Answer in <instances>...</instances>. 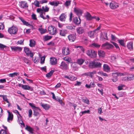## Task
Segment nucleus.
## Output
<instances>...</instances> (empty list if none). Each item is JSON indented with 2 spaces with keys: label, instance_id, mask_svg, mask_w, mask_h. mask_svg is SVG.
Returning <instances> with one entry per match:
<instances>
[{
  "label": "nucleus",
  "instance_id": "nucleus-29",
  "mask_svg": "<svg viewBox=\"0 0 134 134\" xmlns=\"http://www.w3.org/2000/svg\"><path fill=\"white\" fill-rule=\"evenodd\" d=\"M74 23L76 25H79L81 23V20L80 18L79 20L77 17H75L73 19Z\"/></svg>",
  "mask_w": 134,
  "mask_h": 134
},
{
  "label": "nucleus",
  "instance_id": "nucleus-49",
  "mask_svg": "<svg viewBox=\"0 0 134 134\" xmlns=\"http://www.w3.org/2000/svg\"><path fill=\"white\" fill-rule=\"evenodd\" d=\"M18 122L21 125L23 126L24 127L25 126V125L24 124L23 122V121L20 118L19 116H18Z\"/></svg>",
  "mask_w": 134,
  "mask_h": 134
},
{
  "label": "nucleus",
  "instance_id": "nucleus-50",
  "mask_svg": "<svg viewBox=\"0 0 134 134\" xmlns=\"http://www.w3.org/2000/svg\"><path fill=\"white\" fill-rule=\"evenodd\" d=\"M101 64L99 62H97L95 61V68L96 67H100L101 66Z\"/></svg>",
  "mask_w": 134,
  "mask_h": 134
},
{
  "label": "nucleus",
  "instance_id": "nucleus-53",
  "mask_svg": "<svg viewBox=\"0 0 134 134\" xmlns=\"http://www.w3.org/2000/svg\"><path fill=\"white\" fill-rule=\"evenodd\" d=\"M45 57V56H43L41 58L40 61L41 63L42 64H43L44 63Z\"/></svg>",
  "mask_w": 134,
  "mask_h": 134
},
{
  "label": "nucleus",
  "instance_id": "nucleus-19",
  "mask_svg": "<svg viewBox=\"0 0 134 134\" xmlns=\"http://www.w3.org/2000/svg\"><path fill=\"white\" fill-rule=\"evenodd\" d=\"M50 63L52 65H55L57 63V59L54 57H51L50 58Z\"/></svg>",
  "mask_w": 134,
  "mask_h": 134
},
{
  "label": "nucleus",
  "instance_id": "nucleus-45",
  "mask_svg": "<svg viewBox=\"0 0 134 134\" xmlns=\"http://www.w3.org/2000/svg\"><path fill=\"white\" fill-rule=\"evenodd\" d=\"M77 63H74L72 64L71 65V66L73 68V69L74 70H76L77 69Z\"/></svg>",
  "mask_w": 134,
  "mask_h": 134
},
{
  "label": "nucleus",
  "instance_id": "nucleus-55",
  "mask_svg": "<svg viewBox=\"0 0 134 134\" xmlns=\"http://www.w3.org/2000/svg\"><path fill=\"white\" fill-rule=\"evenodd\" d=\"M3 99L7 103H8L9 101L7 97V96L6 95H4L3 97Z\"/></svg>",
  "mask_w": 134,
  "mask_h": 134
},
{
  "label": "nucleus",
  "instance_id": "nucleus-41",
  "mask_svg": "<svg viewBox=\"0 0 134 134\" xmlns=\"http://www.w3.org/2000/svg\"><path fill=\"white\" fill-rule=\"evenodd\" d=\"M90 46L91 47L98 48L100 46V45L97 43H93L90 45Z\"/></svg>",
  "mask_w": 134,
  "mask_h": 134
},
{
  "label": "nucleus",
  "instance_id": "nucleus-51",
  "mask_svg": "<svg viewBox=\"0 0 134 134\" xmlns=\"http://www.w3.org/2000/svg\"><path fill=\"white\" fill-rule=\"evenodd\" d=\"M125 87V85L123 84H121L118 86V90L119 91L122 90L123 89V88Z\"/></svg>",
  "mask_w": 134,
  "mask_h": 134
},
{
  "label": "nucleus",
  "instance_id": "nucleus-44",
  "mask_svg": "<svg viewBox=\"0 0 134 134\" xmlns=\"http://www.w3.org/2000/svg\"><path fill=\"white\" fill-rule=\"evenodd\" d=\"M35 45V42L34 40H30L29 45L31 47H33Z\"/></svg>",
  "mask_w": 134,
  "mask_h": 134
},
{
  "label": "nucleus",
  "instance_id": "nucleus-37",
  "mask_svg": "<svg viewBox=\"0 0 134 134\" xmlns=\"http://www.w3.org/2000/svg\"><path fill=\"white\" fill-rule=\"evenodd\" d=\"M40 4V1H38L37 0H35L34 3H32V4H34L36 7H40L41 6L39 5V4Z\"/></svg>",
  "mask_w": 134,
  "mask_h": 134
},
{
  "label": "nucleus",
  "instance_id": "nucleus-59",
  "mask_svg": "<svg viewBox=\"0 0 134 134\" xmlns=\"http://www.w3.org/2000/svg\"><path fill=\"white\" fill-rule=\"evenodd\" d=\"M37 12L38 13H39L40 14H41L42 13L43 14V13L42 11V8H38L36 10Z\"/></svg>",
  "mask_w": 134,
  "mask_h": 134
},
{
  "label": "nucleus",
  "instance_id": "nucleus-14",
  "mask_svg": "<svg viewBox=\"0 0 134 134\" xmlns=\"http://www.w3.org/2000/svg\"><path fill=\"white\" fill-rule=\"evenodd\" d=\"M68 37L69 40L71 42H74L76 39L75 35L73 34L69 35Z\"/></svg>",
  "mask_w": 134,
  "mask_h": 134
},
{
  "label": "nucleus",
  "instance_id": "nucleus-11",
  "mask_svg": "<svg viewBox=\"0 0 134 134\" xmlns=\"http://www.w3.org/2000/svg\"><path fill=\"white\" fill-rule=\"evenodd\" d=\"M7 112L8 113L7 121L8 122H10L13 120V115L12 112H10L8 110L7 111Z\"/></svg>",
  "mask_w": 134,
  "mask_h": 134
},
{
  "label": "nucleus",
  "instance_id": "nucleus-7",
  "mask_svg": "<svg viewBox=\"0 0 134 134\" xmlns=\"http://www.w3.org/2000/svg\"><path fill=\"white\" fill-rule=\"evenodd\" d=\"M97 51H87V54L91 58L95 57L97 55Z\"/></svg>",
  "mask_w": 134,
  "mask_h": 134
},
{
  "label": "nucleus",
  "instance_id": "nucleus-28",
  "mask_svg": "<svg viewBox=\"0 0 134 134\" xmlns=\"http://www.w3.org/2000/svg\"><path fill=\"white\" fill-rule=\"evenodd\" d=\"M19 72H14L12 73H10L8 75L9 77H13L15 76L18 77L19 76Z\"/></svg>",
  "mask_w": 134,
  "mask_h": 134
},
{
  "label": "nucleus",
  "instance_id": "nucleus-36",
  "mask_svg": "<svg viewBox=\"0 0 134 134\" xmlns=\"http://www.w3.org/2000/svg\"><path fill=\"white\" fill-rule=\"evenodd\" d=\"M42 10L43 12H48L49 9V8L47 5L44 6H43L42 7Z\"/></svg>",
  "mask_w": 134,
  "mask_h": 134
},
{
  "label": "nucleus",
  "instance_id": "nucleus-64",
  "mask_svg": "<svg viewBox=\"0 0 134 134\" xmlns=\"http://www.w3.org/2000/svg\"><path fill=\"white\" fill-rule=\"evenodd\" d=\"M4 27V25L3 23H0V30H3Z\"/></svg>",
  "mask_w": 134,
  "mask_h": 134
},
{
  "label": "nucleus",
  "instance_id": "nucleus-13",
  "mask_svg": "<svg viewBox=\"0 0 134 134\" xmlns=\"http://www.w3.org/2000/svg\"><path fill=\"white\" fill-rule=\"evenodd\" d=\"M66 17L67 16L64 13H62L59 16V20L62 22H65L66 20Z\"/></svg>",
  "mask_w": 134,
  "mask_h": 134
},
{
  "label": "nucleus",
  "instance_id": "nucleus-6",
  "mask_svg": "<svg viewBox=\"0 0 134 134\" xmlns=\"http://www.w3.org/2000/svg\"><path fill=\"white\" fill-rule=\"evenodd\" d=\"M18 31V29L17 27L15 26H12L9 28L8 29V32L11 34H14L16 33Z\"/></svg>",
  "mask_w": 134,
  "mask_h": 134
},
{
  "label": "nucleus",
  "instance_id": "nucleus-24",
  "mask_svg": "<svg viewBox=\"0 0 134 134\" xmlns=\"http://www.w3.org/2000/svg\"><path fill=\"white\" fill-rule=\"evenodd\" d=\"M86 19L88 20H92L93 19V16H92L91 14L88 12H87L85 15Z\"/></svg>",
  "mask_w": 134,
  "mask_h": 134
},
{
  "label": "nucleus",
  "instance_id": "nucleus-15",
  "mask_svg": "<svg viewBox=\"0 0 134 134\" xmlns=\"http://www.w3.org/2000/svg\"><path fill=\"white\" fill-rule=\"evenodd\" d=\"M4 48H5V49H10V48H11L12 50H16V49L14 48H12L11 47H8L3 44L0 43V48L3 49Z\"/></svg>",
  "mask_w": 134,
  "mask_h": 134
},
{
  "label": "nucleus",
  "instance_id": "nucleus-58",
  "mask_svg": "<svg viewBox=\"0 0 134 134\" xmlns=\"http://www.w3.org/2000/svg\"><path fill=\"white\" fill-rule=\"evenodd\" d=\"M75 48H77V50H84L83 47L81 46H78L75 47Z\"/></svg>",
  "mask_w": 134,
  "mask_h": 134
},
{
  "label": "nucleus",
  "instance_id": "nucleus-25",
  "mask_svg": "<svg viewBox=\"0 0 134 134\" xmlns=\"http://www.w3.org/2000/svg\"><path fill=\"white\" fill-rule=\"evenodd\" d=\"M84 30L82 27H79L77 29V32L79 34H82L84 32Z\"/></svg>",
  "mask_w": 134,
  "mask_h": 134
},
{
  "label": "nucleus",
  "instance_id": "nucleus-22",
  "mask_svg": "<svg viewBox=\"0 0 134 134\" xmlns=\"http://www.w3.org/2000/svg\"><path fill=\"white\" fill-rule=\"evenodd\" d=\"M25 129L29 132L30 133L32 134L34 133V129L30 126L26 125V127L25 128Z\"/></svg>",
  "mask_w": 134,
  "mask_h": 134
},
{
  "label": "nucleus",
  "instance_id": "nucleus-26",
  "mask_svg": "<svg viewBox=\"0 0 134 134\" xmlns=\"http://www.w3.org/2000/svg\"><path fill=\"white\" fill-rule=\"evenodd\" d=\"M112 76L113 77V78L112 79V81L114 82H116L118 80V74L117 73H113Z\"/></svg>",
  "mask_w": 134,
  "mask_h": 134
},
{
  "label": "nucleus",
  "instance_id": "nucleus-18",
  "mask_svg": "<svg viewBox=\"0 0 134 134\" xmlns=\"http://www.w3.org/2000/svg\"><path fill=\"white\" fill-rule=\"evenodd\" d=\"M21 87L25 90H30L32 91L33 89L28 85H21Z\"/></svg>",
  "mask_w": 134,
  "mask_h": 134
},
{
  "label": "nucleus",
  "instance_id": "nucleus-4",
  "mask_svg": "<svg viewBox=\"0 0 134 134\" xmlns=\"http://www.w3.org/2000/svg\"><path fill=\"white\" fill-rule=\"evenodd\" d=\"M100 29V27L99 26L96 29L93 31H91L88 32V36L91 38H94V35L96 33L98 32V31Z\"/></svg>",
  "mask_w": 134,
  "mask_h": 134
},
{
  "label": "nucleus",
  "instance_id": "nucleus-42",
  "mask_svg": "<svg viewBox=\"0 0 134 134\" xmlns=\"http://www.w3.org/2000/svg\"><path fill=\"white\" fill-rule=\"evenodd\" d=\"M23 60L24 62L26 63L28 65H29L30 64V60L26 57H24Z\"/></svg>",
  "mask_w": 134,
  "mask_h": 134
},
{
  "label": "nucleus",
  "instance_id": "nucleus-5",
  "mask_svg": "<svg viewBox=\"0 0 134 134\" xmlns=\"http://www.w3.org/2000/svg\"><path fill=\"white\" fill-rule=\"evenodd\" d=\"M134 79V75L130 74L127 75L126 77H124L122 79L123 81H129Z\"/></svg>",
  "mask_w": 134,
  "mask_h": 134
},
{
  "label": "nucleus",
  "instance_id": "nucleus-2",
  "mask_svg": "<svg viewBox=\"0 0 134 134\" xmlns=\"http://www.w3.org/2000/svg\"><path fill=\"white\" fill-rule=\"evenodd\" d=\"M48 32L49 34L52 35H54L57 33L56 28L52 25L49 26L48 28Z\"/></svg>",
  "mask_w": 134,
  "mask_h": 134
},
{
  "label": "nucleus",
  "instance_id": "nucleus-34",
  "mask_svg": "<svg viewBox=\"0 0 134 134\" xmlns=\"http://www.w3.org/2000/svg\"><path fill=\"white\" fill-rule=\"evenodd\" d=\"M71 0L66 1L64 4L66 8H68L71 5Z\"/></svg>",
  "mask_w": 134,
  "mask_h": 134
},
{
  "label": "nucleus",
  "instance_id": "nucleus-8",
  "mask_svg": "<svg viewBox=\"0 0 134 134\" xmlns=\"http://www.w3.org/2000/svg\"><path fill=\"white\" fill-rule=\"evenodd\" d=\"M20 7L23 9H26L28 7V4L25 1H21L20 2Z\"/></svg>",
  "mask_w": 134,
  "mask_h": 134
},
{
  "label": "nucleus",
  "instance_id": "nucleus-52",
  "mask_svg": "<svg viewBox=\"0 0 134 134\" xmlns=\"http://www.w3.org/2000/svg\"><path fill=\"white\" fill-rule=\"evenodd\" d=\"M69 78L70 80L71 81H75L77 79V77L72 75H70Z\"/></svg>",
  "mask_w": 134,
  "mask_h": 134
},
{
  "label": "nucleus",
  "instance_id": "nucleus-20",
  "mask_svg": "<svg viewBox=\"0 0 134 134\" xmlns=\"http://www.w3.org/2000/svg\"><path fill=\"white\" fill-rule=\"evenodd\" d=\"M38 29L39 32L41 34H42L45 33L47 31L46 29H44L42 27V26L41 25Z\"/></svg>",
  "mask_w": 134,
  "mask_h": 134
},
{
  "label": "nucleus",
  "instance_id": "nucleus-1",
  "mask_svg": "<svg viewBox=\"0 0 134 134\" xmlns=\"http://www.w3.org/2000/svg\"><path fill=\"white\" fill-rule=\"evenodd\" d=\"M29 104L33 109L34 115L36 116L38 115L39 114V111L41 110L39 108L36 107L33 103H30Z\"/></svg>",
  "mask_w": 134,
  "mask_h": 134
},
{
  "label": "nucleus",
  "instance_id": "nucleus-23",
  "mask_svg": "<svg viewBox=\"0 0 134 134\" xmlns=\"http://www.w3.org/2000/svg\"><path fill=\"white\" fill-rule=\"evenodd\" d=\"M60 4L59 1H53L49 2V4L51 5L54 6V7H57Z\"/></svg>",
  "mask_w": 134,
  "mask_h": 134
},
{
  "label": "nucleus",
  "instance_id": "nucleus-63",
  "mask_svg": "<svg viewBox=\"0 0 134 134\" xmlns=\"http://www.w3.org/2000/svg\"><path fill=\"white\" fill-rule=\"evenodd\" d=\"M31 17L32 19L34 20H36L37 19L36 15L35 14H33L31 15Z\"/></svg>",
  "mask_w": 134,
  "mask_h": 134
},
{
  "label": "nucleus",
  "instance_id": "nucleus-47",
  "mask_svg": "<svg viewBox=\"0 0 134 134\" xmlns=\"http://www.w3.org/2000/svg\"><path fill=\"white\" fill-rule=\"evenodd\" d=\"M55 100L59 102L62 105H63V101L60 98L57 97L56 98Z\"/></svg>",
  "mask_w": 134,
  "mask_h": 134
},
{
  "label": "nucleus",
  "instance_id": "nucleus-10",
  "mask_svg": "<svg viewBox=\"0 0 134 134\" xmlns=\"http://www.w3.org/2000/svg\"><path fill=\"white\" fill-rule=\"evenodd\" d=\"M60 68L63 70H67L68 68V64H66L65 62H62L61 63Z\"/></svg>",
  "mask_w": 134,
  "mask_h": 134
},
{
  "label": "nucleus",
  "instance_id": "nucleus-46",
  "mask_svg": "<svg viewBox=\"0 0 134 134\" xmlns=\"http://www.w3.org/2000/svg\"><path fill=\"white\" fill-rule=\"evenodd\" d=\"M95 61H93L90 62L89 63V66L90 68H95Z\"/></svg>",
  "mask_w": 134,
  "mask_h": 134
},
{
  "label": "nucleus",
  "instance_id": "nucleus-33",
  "mask_svg": "<svg viewBox=\"0 0 134 134\" xmlns=\"http://www.w3.org/2000/svg\"><path fill=\"white\" fill-rule=\"evenodd\" d=\"M19 19L22 22L23 24L26 26H29L30 25L29 23L25 20L22 18L19 17Z\"/></svg>",
  "mask_w": 134,
  "mask_h": 134
},
{
  "label": "nucleus",
  "instance_id": "nucleus-38",
  "mask_svg": "<svg viewBox=\"0 0 134 134\" xmlns=\"http://www.w3.org/2000/svg\"><path fill=\"white\" fill-rule=\"evenodd\" d=\"M85 60L82 59H78L76 62V63L80 65H81L84 63Z\"/></svg>",
  "mask_w": 134,
  "mask_h": 134
},
{
  "label": "nucleus",
  "instance_id": "nucleus-12",
  "mask_svg": "<svg viewBox=\"0 0 134 134\" xmlns=\"http://www.w3.org/2000/svg\"><path fill=\"white\" fill-rule=\"evenodd\" d=\"M74 11L76 14L79 16H81L82 13V10L79 8H75Z\"/></svg>",
  "mask_w": 134,
  "mask_h": 134
},
{
  "label": "nucleus",
  "instance_id": "nucleus-3",
  "mask_svg": "<svg viewBox=\"0 0 134 134\" xmlns=\"http://www.w3.org/2000/svg\"><path fill=\"white\" fill-rule=\"evenodd\" d=\"M102 47L103 49H110L114 48V46L112 44L106 42L105 43L102 44Z\"/></svg>",
  "mask_w": 134,
  "mask_h": 134
},
{
  "label": "nucleus",
  "instance_id": "nucleus-16",
  "mask_svg": "<svg viewBox=\"0 0 134 134\" xmlns=\"http://www.w3.org/2000/svg\"><path fill=\"white\" fill-rule=\"evenodd\" d=\"M96 85L94 83V81H92L90 82L89 85L86 84L85 85V87L88 88H91L94 87H95Z\"/></svg>",
  "mask_w": 134,
  "mask_h": 134
},
{
  "label": "nucleus",
  "instance_id": "nucleus-62",
  "mask_svg": "<svg viewBox=\"0 0 134 134\" xmlns=\"http://www.w3.org/2000/svg\"><path fill=\"white\" fill-rule=\"evenodd\" d=\"M29 118H31L32 114V111L31 109H30L29 110Z\"/></svg>",
  "mask_w": 134,
  "mask_h": 134
},
{
  "label": "nucleus",
  "instance_id": "nucleus-40",
  "mask_svg": "<svg viewBox=\"0 0 134 134\" xmlns=\"http://www.w3.org/2000/svg\"><path fill=\"white\" fill-rule=\"evenodd\" d=\"M54 71L53 70H51L46 75V76L47 77H51L53 74Z\"/></svg>",
  "mask_w": 134,
  "mask_h": 134
},
{
  "label": "nucleus",
  "instance_id": "nucleus-60",
  "mask_svg": "<svg viewBox=\"0 0 134 134\" xmlns=\"http://www.w3.org/2000/svg\"><path fill=\"white\" fill-rule=\"evenodd\" d=\"M83 102L85 103H86L87 104H89V101L87 98H86L85 99H83Z\"/></svg>",
  "mask_w": 134,
  "mask_h": 134
},
{
  "label": "nucleus",
  "instance_id": "nucleus-35",
  "mask_svg": "<svg viewBox=\"0 0 134 134\" xmlns=\"http://www.w3.org/2000/svg\"><path fill=\"white\" fill-rule=\"evenodd\" d=\"M52 37V36H50L46 35L43 36V40L44 41H47L50 40Z\"/></svg>",
  "mask_w": 134,
  "mask_h": 134
},
{
  "label": "nucleus",
  "instance_id": "nucleus-39",
  "mask_svg": "<svg viewBox=\"0 0 134 134\" xmlns=\"http://www.w3.org/2000/svg\"><path fill=\"white\" fill-rule=\"evenodd\" d=\"M98 54L100 57H103L105 55V52L104 51H98Z\"/></svg>",
  "mask_w": 134,
  "mask_h": 134
},
{
  "label": "nucleus",
  "instance_id": "nucleus-57",
  "mask_svg": "<svg viewBox=\"0 0 134 134\" xmlns=\"http://www.w3.org/2000/svg\"><path fill=\"white\" fill-rule=\"evenodd\" d=\"M96 73V71H93L92 72H90V76L89 77H90L92 78L94 75V74Z\"/></svg>",
  "mask_w": 134,
  "mask_h": 134
},
{
  "label": "nucleus",
  "instance_id": "nucleus-27",
  "mask_svg": "<svg viewBox=\"0 0 134 134\" xmlns=\"http://www.w3.org/2000/svg\"><path fill=\"white\" fill-rule=\"evenodd\" d=\"M104 70L106 72H108L110 70V68L108 65L107 64H104L103 66Z\"/></svg>",
  "mask_w": 134,
  "mask_h": 134
},
{
  "label": "nucleus",
  "instance_id": "nucleus-43",
  "mask_svg": "<svg viewBox=\"0 0 134 134\" xmlns=\"http://www.w3.org/2000/svg\"><path fill=\"white\" fill-rule=\"evenodd\" d=\"M90 113V110H85L84 111H81L80 113V116H82L84 114L87 113L89 114Z\"/></svg>",
  "mask_w": 134,
  "mask_h": 134
},
{
  "label": "nucleus",
  "instance_id": "nucleus-32",
  "mask_svg": "<svg viewBox=\"0 0 134 134\" xmlns=\"http://www.w3.org/2000/svg\"><path fill=\"white\" fill-rule=\"evenodd\" d=\"M117 41L122 46L125 47V44L124 43V40L118 39Z\"/></svg>",
  "mask_w": 134,
  "mask_h": 134
},
{
  "label": "nucleus",
  "instance_id": "nucleus-56",
  "mask_svg": "<svg viewBox=\"0 0 134 134\" xmlns=\"http://www.w3.org/2000/svg\"><path fill=\"white\" fill-rule=\"evenodd\" d=\"M70 52V51H62L63 54L64 55H66L69 54Z\"/></svg>",
  "mask_w": 134,
  "mask_h": 134
},
{
  "label": "nucleus",
  "instance_id": "nucleus-61",
  "mask_svg": "<svg viewBox=\"0 0 134 134\" xmlns=\"http://www.w3.org/2000/svg\"><path fill=\"white\" fill-rule=\"evenodd\" d=\"M111 42L113 44L114 46H115L116 49H120V48L117 44L113 42Z\"/></svg>",
  "mask_w": 134,
  "mask_h": 134
},
{
  "label": "nucleus",
  "instance_id": "nucleus-54",
  "mask_svg": "<svg viewBox=\"0 0 134 134\" xmlns=\"http://www.w3.org/2000/svg\"><path fill=\"white\" fill-rule=\"evenodd\" d=\"M64 59L65 60L67 61L68 62V64L71 60L70 58H69L68 57H64Z\"/></svg>",
  "mask_w": 134,
  "mask_h": 134
},
{
  "label": "nucleus",
  "instance_id": "nucleus-31",
  "mask_svg": "<svg viewBox=\"0 0 134 134\" xmlns=\"http://www.w3.org/2000/svg\"><path fill=\"white\" fill-rule=\"evenodd\" d=\"M41 105L46 110H48L50 107L49 105L46 104H42Z\"/></svg>",
  "mask_w": 134,
  "mask_h": 134
},
{
  "label": "nucleus",
  "instance_id": "nucleus-9",
  "mask_svg": "<svg viewBox=\"0 0 134 134\" xmlns=\"http://www.w3.org/2000/svg\"><path fill=\"white\" fill-rule=\"evenodd\" d=\"M118 4L114 1H112L110 4V7L112 9H115L118 7Z\"/></svg>",
  "mask_w": 134,
  "mask_h": 134
},
{
  "label": "nucleus",
  "instance_id": "nucleus-17",
  "mask_svg": "<svg viewBox=\"0 0 134 134\" xmlns=\"http://www.w3.org/2000/svg\"><path fill=\"white\" fill-rule=\"evenodd\" d=\"M67 33V31L65 29L59 30V35L62 36H66Z\"/></svg>",
  "mask_w": 134,
  "mask_h": 134
},
{
  "label": "nucleus",
  "instance_id": "nucleus-21",
  "mask_svg": "<svg viewBox=\"0 0 134 134\" xmlns=\"http://www.w3.org/2000/svg\"><path fill=\"white\" fill-rule=\"evenodd\" d=\"M127 47L129 50L133 49V42L131 41L128 42L127 43Z\"/></svg>",
  "mask_w": 134,
  "mask_h": 134
},
{
  "label": "nucleus",
  "instance_id": "nucleus-30",
  "mask_svg": "<svg viewBox=\"0 0 134 134\" xmlns=\"http://www.w3.org/2000/svg\"><path fill=\"white\" fill-rule=\"evenodd\" d=\"M24 52L27 56L29 57L30 56L32 58L33 57L34 54L31 51H24Z\"/></svg>",
  "mask_w": 134,
  "mask_h": 134
},
{
  "label": "nucleus",
  "instance_id": "nucleus-48",
  "mask_svg": "<svg viewBox=\"0 0 134 134\" xmlns=\"http://www.w3.org/2000/svg\"><path fill=\"white\" fill-rule=\"evenodd\" d=\"M75 26L73 25H68L66 26V28L69 30H72L74 29Z\"/></svg>",
  "mask_w": 134,
  "mask_h": 134
}]
</instances>
